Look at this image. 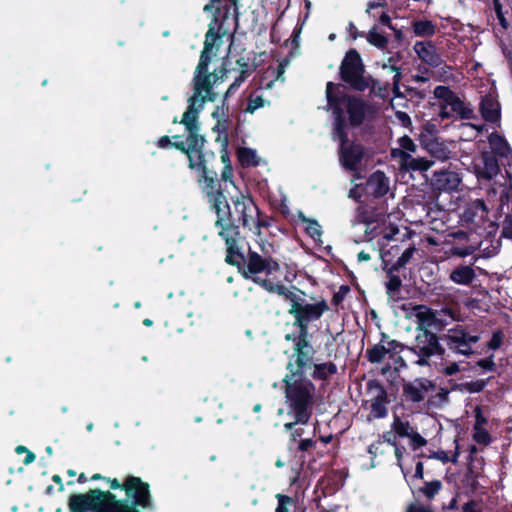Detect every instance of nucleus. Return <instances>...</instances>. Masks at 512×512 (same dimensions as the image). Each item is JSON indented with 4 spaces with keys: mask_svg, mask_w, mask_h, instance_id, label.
<instances>
[{
    "mask_svg": "<svg viewBox=\"0 0 512 512\" xmlns=\"http://www.w3.org/2000/svg\"><path fill=\"white\" fill-rule=\"evenodd\" d=\"M228 10L225 7V12L222 14L221 8L215 7L213 18L205 34L204 47L192 79L193 94L188 98V107L179 122L187 131L186 141H172L167 135L160 137L157 141V146L161 149L171 147L185 154L188 159V167L196 172L197 180L202 179V176L218 165L215 153L204 149L206 139L204 135L200 134L198 117L206 102H215L217 99V93L213 90V86L227 78L230 72L226 68L225 62L219 69L209 72L212 57L216 56L222 44V38L226 34L223 22L227 19Z\"/></svg>",
    "mask_w": 512,
    "mask_h": 512,
    "instance_id": "f257e3e1",
    "label": "nucleus"
},
{
    "mask_svg": "<svg viewBox=\"0 0 512 512\" xmlns=\"http://www.w3.org/2000/svg\"><path fill=\"white\" fill-rule=\"evenodd\" d=\"M90 480L106 481L110 490L93 488L71 494L67 503L69 512H151L155 508L150 485L141 477L127 475L120 482L95 473Z\"/></svg>",
    "mask_w": 512,
    "mask_h": 512,
    "instance_id": "f03ea898",
    "label": "nucleus"
},
{
    "mask_svg": "<svg viewBox=\"0 0 512 512\" xmlns=\"http://www.w3.org/2000/svg\"><path fill=\"white\" fill-rule=\"evenodd\" d=\"M216 166L202 176V179H198L200 191L216 214L215 227L229 232L232 229L240 231V226L252 230L254 218L259 213L253 197L240 193L231 199V207L220 184Z\"/></svg>",
    "mask_w": 512,
    "mask_h": 512,
    "instance_id": "7ed1b4c3",
    "label": "nucleus"
},
{
    "mask_svg": "<svg viewBox=\"0 0 512 512\" xmlns=\"http://www.w3.org/2000/svg\"><path fill=\"white\" fill-rule=\"evenodd\" d=\"M326 98L327 105L334 116L333 131H337L339 120L343 122V130L347 131L344 108L348 114L350 126L359 127L364 123L368 105L361 97L347 94L339 89V85L328 82L326 85Z\"/></svg>",
    "mask_w": 512,
    "mask_h": 512,
    "instance_id": "20e7f679",
    "label": "nucleus"
},
{
    "mask_svg": "<svg viewBox=\"0 0 512 512\" xmlns=\"http://www.w3.org/2000/svg\"><path fill=\"white\" fill-rule=\"evenodd\" d=\"M284 395L288 414L300 424H307L313 414L315 404L314 383L307 378L285 376Z\"/></svg>",
    "mask_w": 512,
    "mask_h": 512,
    "instance_id": "39448f33",
    "label": "nucleus"
},
{
    "mask_svg": "<svg viewBox=\"0 0 512 512\" xmlns=\"http://www.w3.org/2000/svg\"><path fill=\"white\" fill-rule=\"evenodd\" d=\"M271 289L272 291H276L277 295L291 302L288 314L292 315L294 318L293 326L298 329L296 334L310 335L309 324L320 320L323 314L329 310V306L324 299L316 303H307L286 286H271Z\"/></svg>",
    "mask_w": 512,
    "mask_h": 512,
    "instance_id": "423d86ee",
    "label": "nucleus"
},
{
    "mask_svg": "<svg viewBox=\"0 0 512 512\" xmlns=\"http://www.w3.org/2000/svg\"><path fill=\"white\" fill-rule=\"evenodd\" d=\"M278 271H280V264L277 259L271 255H260L249 247L244 270H241L240 275L246 280H251L268 293L276 294V291H272L271 286H285L280 281L274 282L270 279V276Z\"/></svg>",
    "mask_w": 512,
    "mask_h": 512,
    "instance_id": "0eeeda50",
    "label": "nucleus"
},
{
    "mask_svg": "<svg viewBox=\"0 0 512 512\" xmlns=\"http://www.w3.org/2000/svg\"><path fill=\"white\" fill-rule=\"evenodd\" d=\"M434 97L439 100L438 117L441 120H472L477 116L470 103L461 99L449 86L438 85L433 91Z\"/></svg>",
    "mask_w": 512,
    "mask_h": 512,
    "instance_id": "6e6552de",
    "label": "nucleus"
},
{
    "mask_svg": "<svg viewBox=\"0 0 512 512\" xmlns=\"http://www.w3.org/2000/svg\"><path fill=\"white\" fill-rule=\"evenodd\" d=\"M440 342V336L420 325L417 327L413 345L407 349V357L411 363L418 366L429 365V360L434 355L444 359L445 348Z\"/></svg>",
    "mask_w": 512,
    "mask_h": 512,
    "instance_id": "1a4fd4ad",
    "label": "nucleus"
},
{
    "mask_svg": "<svg viewBox=\"0 0 512 512\" xmlns=\"http://www.w3.org/2000/svg\"><path fill=\"white\" fill-rule=\"evenodd\" d=\"M309 338L310 335L295 333H288L284 336L286 341L293 342V354L287 363L286 369L288 373L285 376L306 378V371L311 369L314 363V354L316 353Z\"/></svg>",
    "mask_w": 512,
    "mask_h": 512,
    "instance_id": "9d476101",
    "label": "nucleus"
},
{
    "mask_svg": "<svg viewBox=\"0 0 512 512\" xmlns=\"http://www.w3.org/2000/svg\"><path fill=\"white\" fill-rule=\"evenodd\" d=\"M364 73L365 66L359 52L356 49L348 50L339 68L340 79L355 91L363 92L370 85L375 89L378 80L365 78Z\"/></svg>",
    "mask_w": 512,
    "mask_h": 512,
    "instance_id": "9b49d317",
    "label": "nucleus"
},
{
    "mask_svg": "<svg viewBox=\"0 0 512 512\" xmlns=\"http://www.w3.org/2000/svg\"><path fill=\"white\" fill-rule=\"evenodd\" d=\"M342 123V120H339L337 131H333V139L339 142V163L347 171L358 172L365 157V147L349 139L348 132L343 130Z\"/></svg>",
    "mask_w": 512,
    "mask_h": 512,
    "instance_id": "f8f14e48",
    "label": "nucleus"
},
{
    "mask_svg": "<svg viewBox=\"0 0 512 512\" xmlns=\"http://www.w3.org/2000/svg\"><path fill=\"white\" fill-rule=\"evenodd\" d=\"M443 346L453 353L470 356L473 353L472 346L476 344L480 337L472 335L462 325L448 329L446 333L440 335Z\"/></svg>",
    "mask_w": 512,
    "mask_h": 512,
    "instance_id": "ddd939ff",
    "label": "nucleus"
},
{
    "mask_svg": "<svg viewBox=\"0 0 512 512\" xmlns=\"http://www.w3.org/2000/svg\"><path fill=\"white\" fill-rule=\"evenodd\" d=\"M218 235L225 242V262L230 266L236 267L240 274L241 270H244L247 259V254H245L243 250L244 237L241 235L240 231L233 229L230 230V232L218 230Z\"/></svg>",
    "mask_w": 512,
    "mask_h": 512,
    "instance_id": "4468645a",
    "label": "nucleus"
},
{
    "mask_svg": "<svg viewBox=\"0 0 512 512\" xmlns=\"http://www.w3.org/2000/svg\"><path fill=\"white\" fill-rule=\"evenodd\" d=\"M488 207L483 199H476L469 202L463 212V220L471 225L474 230H487L488 233L494 232L497 229V224L488 219Z\"/></svg>",
    "mask_w": 512,
    "mask_h": 512,
    "instance_id": "2eb2a0df",
    "label": "nucleus"
},
{
    "mask_svg": "<svg viewBox=\"0 0 512 512\" xmlns=\"http://www.w3.org/2000/svg\"><path fill=\"white\" fill-rule=\"evenodd\" d=\"M436 390V383L426 377H418L402 384V401L418 404L425 400L429 393Z\"/></svg>",
    "mask_w": 512,
    "mask_h": 512,
    "instance_id": "dca6fc26",
    "label": "nucleus"
},
{
    "mask_svg": "<svg viewBox=\"0 0 512 512\" xmlns=\"http://www.w3.org/2000/svg\"><path fill=\"white\" fill-rule=\"evenodd\" d=\"M461 178L457 172L450 170L435 171L431 177V187L438 192H452L457 190Z\"/></svg>",
    "mask_w": 512,
    "mask_h": 512,
    "instance_id": "f3484780",
    "label": "nucleus"
},
{
    "mask_svg": "<svg viewBox=\"0 0 512 512\" xmlns=\"http://www.w3.org/2000/svg\"><path fill=\"white\" fill-rule=\"evenodd\" d=\"M393 157L399 158V164L402 170L405 171H427L432 165L433 161L424 157L414 158L410 153L400 149H393L391 152Z\"/></svg>",
    "mask_w": 512,
    "mask_h": 512,
    "instance_id": "a211bd4d",
    "label": "nucleus"
},
{
    "mask_svg": "<svg viewBox=\"0 0 512 512\" xmlns=\"http://www.w3.org/2000/svg\"><path fill=\"white\" fill-rule=\"evenodd\" d=\"M413 49L419 59L432 68H438L443 62L432 41H417Z\"/></svg>",
    "mask_w": 512,
    "mask_h": 512,
    "instance_id": "6ab92c4d",
    "label": "nucleus"
},
{
    "mask_svg": "<svg viewBox=\"0 0 512 512\" xmlns=\"http://www.w3.org/2000/svg\"><path fill=\"white\" fill-rule=\"evenodd\" d=\"M479 111L481 117L489 123H497L501 119V106L498 100L492 94H486L481 97Z\"/></svg>",
    "mask_w": 512,
    "mask_h": 512,
    "instance_id": "aec40b11",
    "label": "nucleus"
},
{
    "mask_svg": "<svg viewBox=\"0 0 512 512\" xmlns=\"http://www.w3.org/2000/svg\"><path fill=\"white\" fill-rule=\"evenodd\" d=\"M236 64L240 68V74L235 78L232 84L225 92V98L232 96L242 85V83L254 72L255 66L249 64L244 57L237 59Z\"/></svg>",
    "mask_w": 512,
    "mask_h": 512,
    "instance_id": "412c9836",
    "label": "nucleus"
},
{
    "mask_svg": "<svg viewBox=\"0 0 512 512\" xmlns=\"http://www.w3.org/2000/svg\"><path fill=\"white\" fill-rule=\"evenodd\" d=\"M483 167L478 170L477 176L479 179L490 181L495 178L500 172L498 160L495 155L488 152L482 153Z\"/></svg>",
    "mask_w": 512,
    "mask_h": 512,
    "instance_id": "4be33fe9",
    "label": "nucleus"
},
{
    "mask_svg": "<svg viewBox=\"0 0 512 512\" xmlns=\"http://www.w3.org/2000/svg\"><path fill=\"white\" fill-rule=\"evenodd\" d=\"M476 278V273L472 266L459 265L455 267L449 274V279L458 284L469 286Z\"/></svg>",
    "mask_w": 512,
    "mask_h": 512,
    "instance_id": "5701e85b",
    "label": "nucleus"
},
{
    "mask_svg": "<svg viewBox=\"0 0 512 512\" xmlns=\"http://www.w3.org/2000/svg\"><path fill=\"white\" fill-rule=\"evenodd\" d=\"M367 186L371 189L375 197H383L388 192V179L384 172L375 171L367 181Z\"/></svg>",
    "mask_w": 512,
    "mask_h": 512,
    "instance_id": "b1692460",
    "label": "nucleus"
},
{
    "mask_svg": "<svg viewBox=\"0 0 512 512\" xmlns=\"http://www.w3.org/2000/svg\"><path fill=\"white\" fill-rule=\"evenodd\" d=\"M488 142L494 155L506 158L512 153V149L505 137L497 131L489 134Z\"/></svg>",
    "mask_w": 512,
    "mask_h": 512,
    "instance_id": "393cba45",
    "label": "nucleus"
},
{
    "mask_svg": "<svg viewBox=\"0 0 512 512\" xmlns=\"http://www.w3.org/2000/svg\"><path fill=\"white\" fill-rule=\"evenodd\" d=\"M313 370L310 376L313 380L327 381L330 375L337 373V366L334 362L313 363Z\"/></svg>",
    "mask_w": 512,
    "mask_h": 512,
    "instance_id": "a878e982",
    "label": "nucleus"
},
{
    "mask_svg": "<svg viewBox=\"0 0 512 512\" xmlns=\"http://www.w3.org/2000/svg\"><path fill=\"white\" fill-rule=\"evenodd\" d=\"M368 394H372L371 403L389 402L388 393L385 386L377 379H370L366 383Z\"/></svg>",
    "mask_w": 512,
    "mask_h": 512,
    "instance_id": "bb28decb",
    "label": "nucleus"
},
{
    "mask_svg": "<svg viewBox=\"0 0 512 512\" xmlns=\"http://www.w3.org/2000/svg\"><path fill=\"white\" fill-rule=\"evenodd\" d=\"M364 37L366 38L367 42L370 45L380 50H385L388 47L389 39L383 33L378 32L377 25L371 27V29L367 33H365Z\"/></svg>",
    "mask_w": 512,
    "mask_h": 512,
    "instance_id": "cd10ccee",
    "label": "nucleus"
},
{
    "mask_svg": "<svg viewBox=\"0 0 512 512\" xmlns=\"http://www.w3.org/2000/svg\"><path fill=\"white\" fill-rule=\"evenodd\" d=\"M412 29L417 37H432L436 33V25L427 19L413 21Z\"/></svg>",
    "mask_w": 512,
    "mask_h": 512,
    "instance_id": "c85d7f7f",
    "label": "nucleus"
},
{
    "mask_svg": "<svg viewBox=\"0 0 512 512\" xmlns=\"http://www.w3.org/2000/svg\"><path fill=\"white\" fill-rule=\"evenodd\" d=\"M396 271H392V266L387 270V278L386 282V293L390 298L398 299V295L400 294V289L402 286L401 278L395 274Z\"/></svg>",
    "mask_w": 512,
    "mask_h": 512,
    "instance_id": "c756f323",
    "label": "nucleus"
},
{
    "mask_svg": "<svg viewBox=\"0 0 512 512\" xmlns=\"http://www.w3.org/2000/svg\"><path fill=\"white\" fill-rule=\"evenodd\" d=\"M489 381H490V378L478 379L475 381L463 382L460 384L455 383L452 386V390H459L461 392H468V393H479L485 389V387L487 386Z\"/></svg>",
    "mask_w": 512,
    "mask_h": 512,
    "instance_id": "7c9ffc66",
    "label": "nucleus"
},
{
    "mask_svg": "<svg viewBox=\"0 0 512 512\" xmlns=\"http://www.w3.org/2000/svg\"><path fill=\"white\" fill-rule=\"evenodd\" d=\"M298 218L299 220H301L302 223L306 224V234L315 241L320 240L322 236L320 224L315 219L307 218L303 212H299Z\"/></svg>",
    "mask_w": 512,
    "mask_h": 512,
    "instance_id": "2f4dec72",
    "label": "nucleus"
},
{
    "mask_svg": "<svg viewBox=\"0 0 512 512\" xmlns=\"http://www.w3.org/2000/svg\"><path fill=\"white\" fill-rule=\"evenodd\" d=\"M237 157L243 167H255L259 164L256 151L251 148H239Z\"/></svg>",
    "mask_w": 512,
    "mask_h": 512,
    "instance_id": "473e14b6",
    "label": "nucleus"
},
{
    "mask_svg": "<svg viewBox=\"0 0 512 512\" xmlns=\"http://www.w3.org/2000/svg\"><path fill=\"white\" fill-rule=\"evenodd\" d=\"M231 125L230 119L218 120L216 121V125L213 127V131L218 133L216 141L222 142V147H227L228 145V130Z\"/></svg>",
    "mask_w": 512,
    "mask_h": 512,
    "instance_id": "72a5a7b5",
    "label": "nucleus"
},
{
    "mask_svg": "<svg viewBox=\"0 0 512 512\" xmlns=\"http://www.w3.org/2000/svg\"><path fill=\"white\" fill-rule=\"evenodd\" d=\"M387 355L386 347L376 344L366 350V357L370 363H381Z\"/></svg>",
    "mask_w": 512,
    "mask_h": 512,
    "instance_id": "f704fd0d",
    "label": "nucleus"
},
{
    "mask_svg": "<svg viewBox=\"0 0 512 512\" xmlns=\"http://www.w3.org/2000/svg\"><path fill=\"white\" fill-rule=\"evenodd\" d=\"M440 480L426 481L424 486L419 488V493L423 494L428 500H433L442 489Z\"/></svg>",
    "mask_w": 512,
    "mask_h": 512,
    "instance_id": "c9c22d12",
    "label": "nucleus"
},
{
    "mask_svg": "<svg viewBox=\"0 0 512 512\" xmlns=\"http://www.w3.org/2000/svg\"><path fill=\"white\" fill-rule=\"evenodd\" d=\"M222 154H221V160L224 163V167L221 172V178L219 179L221 182H231L233 183V168L230 163L229 155L227 152V147H222Z\"/></svg>",
    "mask_w": 512,
    "mask_h": 512,
    "instance_id": "e433bc0d",
    "label": "nucleus"
},
{
    "mask_svg": "<svg viewBox=\"0 0 512 512\" xmlns=\"http://www.w3.org/2000/svg\"><path fill=\"white\" fill-rule=\"evenodd\" d=\"M392 429L401 438L410 436L411 431H414L408 421L401 420L397 415L394 416Z\"/></svg>",
    "mask_w": 512,
    "mask_h": 512,
    "instance_id": "4c0bfd02",
    "label": "nucleus"
},
{
    "mask_svg": "<svg viewBox=\"0 0 512 512\" xmlns=\"http://www.w3.org/2000/svg\"><path fill=\"white\" fill-rule=\"evenodd\" d=\"M417 251L415 246H409L406 248L402 254L397 258V260L391 265L392 271H399L401 268L405 267L413 257L414 253Z\"/></svg>",
    "mask_w": 512,
    "mask_h": 512,
    "instance_id": "58836bf2",
    "label": "nucleus"
},
{
    "mask_svg": "<svg viewBox=\"0 0 512 512\" xmlns=\"http://www.w3.org/2000/svg\"><path fill=\"white\" fill-rule=\"evenodd\" d=\"M382 68L389 69L390 71L395 72V74L393 76L392 93H393L394 97H396V98L403 97V94L400 91V82L402 79V74H401L400 68L395 65H388V64H383Z\"/></svg>",
    "mask_w": 512,
    "mask_h": 512,
    "instance_id": "ea45409f",
    "label": "nucleus"
},
{
    "mask_svg": "<svg viewBox=\"0 0 512 512\" xmlns=\"http://www.w3.org/2000/svg\"><path fill=\"white\" fill-rule=\"evenodd\" d=\"M427 150L429 153L440 160H444L448 158V150L443 143H439L438 141H430L427 144Z\"/></svg>",
    "mask_w": 512,
    "mask_h": 512,
    "instance_id": "a19ab883",
    "label": "nucleus"
},
{
    "mask_svg": "<svg viewBox=\"0 0 512 512\" xmlns=\"http://www.w3.org/2000/svg\"><path fill=\"white\" fill-rule=\"evenodd\" d=\"M266 101L262 96L253 97L251 94L247 100V106L244 110L245 113L253 114L257 109L265 106Z\"/></svg>",
    "mask_w": 512,
    "mask_h": 512,
    "instance_id": "79ce46f5",
    "label": "nucleus"
},
{
    "mask_svg": "<svg viewBox=\"0 0 512 512\" xmlns=\"http://www.w3.org/2000/svg\"><path fill=\"white\" fill-rule=\"evenodd\" d=\"M227 99L228 98L224 97L221 105L216 106V108L213 110L211 116L216 121L230 119L229 118V106L227 104Z\"/></svg>",
    "mask_w": 512,
    "mask_h": 512,
    "instance_id": "37998d69",
    "label": "nucleus"
},
{
    "mask_svg": "<svg viewBox=\"0 0 512 512\" xmlns=\"http://www.w3.org/2000/svg\"><path fill=\"white\" fill-rule=\"evenodd\" d=\"M493 9L496 13V17L499 21L500 26L506 30L509 27V22L506 19L504 12H503V5L501 3V0H492Z\"/></svg>",
    "mask_w": 512,
    "mask_h": 512,
    "instance_id": "c03bdc74",
    "label": "nucleus"
},
{
    "mask_svg": "<svg viewBox=\"0 0 512 512\" xmlns=\"http://www.w3.org/2000/svg\"><path fill=\"white\" fill-rule=\"evenodd\" d=\"M389 402H381V403H371L370 406V415L373 418H385L388 415V409L386 405Z\"/></svg>",
    "mask_w": 512,
    "mask_h": 512,
    "instance_id": "a18cd8bd",
    "label": "nucleus"
},
{
    "mask_svg": "<svg viewBox=\"0 0 512 512\" xmlns=\"http://www.w3.org/2000/svg\"><path fill=\"white\" fill-rule=\"evenodd\" d=\"M276 499L278 501V505L275 509V512H289L288 507L294 504L293 499L285 494H276Z\"/></svg>",
    "mask_w": 512,
    "mask_h": 512,
    "instance_id": "49530a36",
    "label": "nucleus"
},
{
    "mask_svg": "<svg viewBox=\"0 0 512 512\" xmlns=\"http://www.w3.org/2000/svg\"><path fill=\"white\" fill-rule=\"evenodd\" d=\"M270 225V219L266 216L262 217L261 212L259 211L258 215H256L254 218V223L251 231L259 235L261 233L262 228H268Z\"/></svg>",
    "mask_w": 512,
    "mask_h": 512,
    "instance_id": "de8ad7c7",
    "label": "nucleus"
},
{
    "mask_svg": "<svg viewBox=\"0 0 512 512\" xmlns=\"http://www.w3.org/2000/svg\"><path fill=\"white\" fill-rule=\"evenodd\" d=\"M398 143L400 145V150H403L407 153L412 152L415 153L417 150V146L414 143L413 139L408 135H404L399 138Z\"/></svg>",
    "mask_w": 512,
    "mask_h": 512,
    "instance_id": "09e8293b",
    "label": "nucleus"
},
{
    "mask_svg": "<svg viewBox=\"0 0 512 512\" xmlns=\"http://www.w3.org/2000/svg\"><path fill=\"white\" fill-rule=\"evenodd\" d=\"M388 347H386L387 354H391V358L394 357V354H399L403 351L407 352V349L410 346H406L403 343L398 342L397 340H390L387 342Z\"/></svg>",
    "mask_w": 512,
    "mask_h": 512,
    "instance_id": "8fccbe9b",
    "label": "nucleus"
},
{
    "mask_svg": "<svg viewBox=\"0 0 512 512\" xmlns=\"http://www.w3.org/2000/svg\"><path fill=\"white\" fill-rule=\"evenodd\" d=\"M476 365L486 371L495 372L497 369V366L494 362V355L491 354L490 356L480 359L477 361Z\"/></svg>",
    "mask_w": 512,
    "mask_h": 512,
    "instance_id": "3c124183",
    "label": "nucleus"
},
{
    "mask_svg": "<svg viewBox=\"0 0 512 512\" xmlns=\"http://www.w3.org/2000/svg\"><path fill=\"white\" fill-rule=\"evenodd\" d=\"M458 455H459V453H458V451H456L455 454L453 455V457L449 458L448 453L446 451L439 450V451L433 452L429 457L440 460L443 463H447L450 461L455 463L457 461Z\"/></svg>",
    "mask_w": 512,
    "mask_h": 512,
    "instance_id": "603ef678",
    "label": "nucleus"
},
{
    "mask_svg": "<svg viewBox=\"0 0 512 512\" xmlns=\"http://www.w3.org/2000/svg\"><path fill=\"white\" fill-rule=\"evenodd\" d=\"M503 343V333L501 330L493 332L491 339L487 343V347L491 350H497Z\"/></svg>",
    "mask_w": 512,
    "mask_h": 512,
    "instance_id": "864d4df0",
    "label": "nucleus"
},
{
    "mask_svg": "<svg viewBox=\"0 0 512 512\" xmlns=\"http://www.w3.org/2000/svg\"><path fill=\"white\" fill-rule=\"evenodd\" d=\"M474 439L477 443L488 445L491 442V436L486 429L479 427L474 433Z\"/></svg>",
    "mask_w": 512,
    "mask_h": 512,
    "instance_id": "5fc2aeb1",
    "label": "nucleus"
},
{
    "mask_svg": "<svg viewBox=\"0 0 512 512\" xmlns=\"http://www.w3.org/2000/svg\"><path fill=\"white\" fill-rule=\"evenodd\" d=\"M400 252V247L398 245L391 246L388 250L381 252V258L385 264H388L392 261L394 257H396Z\"/></svg>",
    "mask_w": 512,
    "mask_h": 512,
    "instance_id": "6e6d98bb",
    "label": "nucleus"
},
{
    "mask_svg": "<svg viewBox=\"0 0 512 512\" xmlns=\"http://www.w3.org/2000/svg\"><path fill=\"white\" fill-rule=\"evenodd\" d=\"M408 438H410L411 445L414 449L423 447L427 444L426 439L416 431H411V434L408 436Z\"/></svg>",
    "mask_w": 512,
    "mask_h": 512,
    "instance_id": "4d7b16f0",
    "label": "nucleus"
},
{
    "mask_svg": "<svg viewBox=\"0 0 512 512\" xmlns=\"http://www.w3.org/2000/svg\"><path fill=\"white\" fill-rule=\"evenodd\" d=\"M350 292V287L348 285H341L338 292H336L332 297V303L334 305L340 304L345 296Z\"/></svg>",
    "mask_w": 512,
    "mask_h": 512,
    "instance_id": "13d9d810",
    "label": "nucleus"
},
{
    "mask_svg": "<svg viewBox=\"0 0 512 512\" xmlns=\"http://www.w3.org/2000/svg\"><path fill=\"white\" fill-rule=\"evenodd\" d=\"M501 236L506 239H512V215H507L505 217Z\"/></svg>",
    "mask_w": 512,
    "mask_h": 512,
    "instance_id": "bf43d9fd",
    "label": "nucleus"
},
{
    "mask_svg": "<svg viewBox=\"0 0 512 512\" xmlns=\"http://www.w3.org/2000/svg\"><path fill=\"white\" fill-rule=\"evenodd\" d=\"M475 412V424H474V430L478 431L479 427L482 425H485L487 423L486 417L483 415L481 407L477 406L474 410Z\"/></svg>",
    "mask_w": 512,
    "mask_h": 512,
    "instance_id": "052dcab7",
    "label": "nucleus"
},
{
    "mask_svg": "<svg viewBox=\"0 0 512 512\" xmlns=\"http://www.w3.org/2000/svg\"><path fill=\"white\" fill-rule=\"evenodd\" d=\"M316 442L312 439H301L298 443L297 449L301 452L308 451L311 448L315 447Z\"/></svg>",
    "mask_w": 512,
    "mask_h": 512,
    "instance_id": "680f3d73",
    "label": "nucleus"
},
{
    "mask_svg": "<svg viewBox=\"0 0 512 512\" xmlns=\"http://www.w3.org/2000/svg\"><path fill=\"white\" fill-rule=\"evenodd\" d=\"M405 512H433L429 507L418 504L411 503L407 506Z\"/></svg>",
    "mask_w": 512,
    "mask_h": 512,
    "instance_id": "e2e57ef3",
    "label": "nucleus"
},
{
    "mask_svg": "<svg viewBox=\"0 0 512 512\" xmlns=\"http://www.w3.org/2000/svg\"><path fill=\"white\" fill-rule=\"evenodd\" d=\"M459 371H460V368L456 362H453L450 365H448L442 369V373L445 374L446 376L455 375Z\"/></svg>",
    "mask_w": 512,
    "mask_h": 512,
    "instance_id": "0e129e2a",
    "label": "nucleus"
},
{
    "mask_svg": "<svg viewBox=\"0 0 512 512\" xmlns=\"http://www.w3.org/2000/svg\"><path fill=\"white\" fill-rule=\"evenodd\" d=\"M379 439L383 442H387L390 445H396V436L391 432H384L382 435H379Z\"/></svg>",
    "mask_w": 512,
    "mask_h": 512,
    "instance_id": "69168bd1",
    "label": "nucleus"
},
{
    "mask_svg": "<svg viewBox=\"0 0 512 512\" xmlns=\"http://www.w3.org/2000/svg\"><path fill=\"white\" fill-rule=\"evenodd\" d=\"M378 22L383 25V26H386L388 27L389 29H394V25L391 21V17L386 13V12H383L379 19H378Z\"/></svg>",
    "mask_w": 512,
    "mask_h": 512,
    "instance_id": "338daca9",
    "label": "nucleus"
},
{
    "mask_svg": "<svg viewBox=\"0 0 512 512\" xmlns=\"http://www.w3.org/2000/svg\"><path fill=\"white\" fill-rule=\"evenodd\" d=\"M476 505L474 500H470L462 506V512H481L476 508Z\"/></svg>",
    "mask_w": 512,
    "mask_h": 512,
    "instance_id": "774afa93",
    "label": "nucleus"
}]
</instances>
